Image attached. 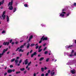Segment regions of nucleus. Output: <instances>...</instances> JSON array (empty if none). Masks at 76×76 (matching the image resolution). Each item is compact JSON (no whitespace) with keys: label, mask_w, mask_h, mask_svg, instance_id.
Listing matches in <instances>:
<instances>
[{"label":"nucleus","mask_w":76,"mask_h":76,"mask_svg":"<svg viewBox=\"0 0 76 76\" xmlns=\"http://www.w3.org/2000/svg\"><path fill=\"white\" fill-rule=\"evenodd\" d=\"M6 13V11H4L3 13V14L1 16L2 18H3V20H4L6 15H4V14Z\"/></svg>","instance_id":"nucleus-3"},{"label":"nucleus","mask_w":76,"mask_h":76,"mask_svg":"<svg viewBox=\"0 0 76 76\" xmlns=\"http://www.w3.org/2000/svg\"><path fill=\"white\" fill-rule=\"evenodd\" d=\"M16 58H17V59H19V57H17Z\"/></svg>","instance_id":"nucleus-59"},{"label":"nucleus","mask_w":76,"mask_h":76,"mask_svg":"<svg viewBox=\"0 0 76 76\" xmlns=\"http://www.w3.org/2000/svg\"><path fill=\"white\" fill-rule=\"evenodd\" d=\"M23 50H22L21 49H20L18 51L19 52H23Z\"/></svg>","instance_id":"nucleus-18"},{"label":"nucleus","mask_w":76,"mask_h":76,"mask_svg":"<svg viewBox=\"0 0 76 76\" xmlns=\"http://www.w3.org/2000/svg\"><path fill=\"white\" fill-rule=\"evenodd\" d=\"M44 57L41 58H40V59H39V61H42L43 60H44Z\"/></svg>","instance_id":"nucleus-22"},{"label":"nucleus","mask_w":76,"mask_h":76,"mask_svg":"<svg viewBox=\"0 0 76 76\" xmlns=\"http://www.w3.org/2000/svg\"><path fill=\"white\" fill-rule=\"evenodd\" d=\"M18 61H18V60L17 59L15 61V63H18Z\"/></svg>","instance_id":"nucleus-32"},{"label":"nucleus","mask_w":76,"mask_h":76,"mask_svg":"<svg viewBox=\"0 0 76 76\" xmlns=\"http://www.w3.org/2000/svg\"><path fill=\"white\" fill-rule=\"evenodd\" d=\"M55 74V72H54V70L52 71L50 73V74L51 75V76H53L54 74Z\"/></svg>","instance_id":"nucleus-6"},{"label":"nucleus","mask_w":76,"mask_h":76,"mask_svg":"<svg viewBox=\"0 0 76 76\" xmlns=\"http://www.w3.org/2000/svg\"><path fill=\"white\" fill-rule=\"evenodd\" d=\"M50 72L51 71L50 70H48V73H50Z\"/></svg>","instance_id":"nucleus-42"},{"label":"nucleus","mask_w":76,"mask_h":76,"mask_svg":"<svg viewBox=\"0 0 76 76\" xmlns=\"http://www.w3.org/2000/svg\"><path fill=\"white\" fill-rule=\"evenodd\" d=\"M45 76L44 74L42 73L41 74V76Z\"/></svg>","instance_id":"nucleus-39"},{"label":"nucleus","mask_w":76,"mask_h":76,"mask_svg":"<svg viewBox=\"0 0 76 76\" xmlns=\"http://www.w3.org/2000/svg\"><path fill=\"white\" fill-rule=\"evenodd\" d=\"M26 73V71H24V73Z\"/></svg>","instance_id":"nucleus-63"},{"label":"nucleus","mask_w":76,"mask_h":76,"mask_svg":"<svg viewBox=\"0 0 76 76\" xmlns=\"http://www.w3.org/2000/svg\"><path fill=\"white\" fill-rule=\"evenodd\" d=\"M7 72L8 73H11L12 72V70L11 69H9L8 70Z\"/></svg>","instance_id":"nucleus-20"},{"label":"nucleus","mask_w":76,"mask_h":76,"mask_svg":"<svg viewBox=\"0 0 76 76\" xmlns=\"http://www.w3.org/2000/svg\"><path fill=\"white\" fill-rule=\"evenodd\" d=\"M71 73H72V74H75V69L72 70L71 71Z\"/></svg>","instance_id":"nucleus-10"},{"label":"nucleus","mask_w":76,"mask_h":76,"mask_svg":"<svg viewBox=\"0 0 76 76\" xmlns=\"http://www.w3.org/2000/svg\"><path fill=\"white\" fill-rule=\"evenodd\" d=\"M19 48H17L16 50V51H18V50H19Z\"/></svg>","instance_id":"nucleus-55"},{"label":"nucleus","mask_w":76,"mask_h":76,"mask_svg":"<svg viewBox=\"0 0 76 76\" xmlns=\"http://www.w3.org/2000/svg\"><path fill=\"white\" fill-rule=\"evenodd\" d=\"M23 42V40H21L20 41V42Z\"/></svg>","instance_id":"nucleus-62"},{"label":"nucleus","mask_w":76,"mask_h":76,"mask_svg":"<svg viewBox=\"0 0 76 76\" xmlns=\"http://www.w3.org/2000/svg\"><path fill=\"white\" fill-rule=\"evenodd\" d=\"M31 64V61H30L28 63V65L26 67V69H28V66H30Z\"/></svg>","instance_id":"nucleus-12"},{"label":"nucleus","mask_w":76,"mask_h":76,"mask_svg":"<svg viewBox=\"0 0 76 76\" xmlns=\"http://www.w3.org/2000/svg\"><path fill=\"white\" fill-rule=\"evenodd\" d=\"M34 45H35L34 44H31L30 46L31 47H33V46H34Z\"/></svg>","instance_id":"nucleus-30"},{"label":"nucleus","mask_w":76,"mask_h":76,"mask_svg":"<svg viewBox=\"0 0 76 76\" xmlns=\"http://www.w3.org/2000/svg\"><path fill=\"white\" fill-rule=\"evenodd\" d=\"M7 50H8V48H7L6 49H4V50H3V53H2L3 54H4V53H5L6 51H7Z\"/></svg>","instance_id":"nucleus-9"},{"label":"nucleus","mask_w":76,"mask_h":76,"mask_svg":"<svg viewBox=\"0 0 76 76\" xmlns=\"http://www.w3.org/2000/svg\"><path fill=\"white\" fill-rule=\"evenodd\" d=\"M20 70H21V71H23V70H25V68H21L20 69Z\"/></svg>","instance_id":"nucleus-29"},{"label":"nucleus","mask_w":76,"mask_h":76,"mask_svg":"<svg viewBox=\"0 0 76 76\" xmlns=\"http://www.w3.org/2000/svg\"><path fill=\"white\" fill-rule=\"evenodd\" d=\"M41 71L43 72H44V68H41Z\"/></svg>","instance_id":"nucleus-26"},{"label":"nucleus","mask_w":76,"mask_h":76,"mask_svg":"<svg viewBox=\"0 0 76 76\" xmlns=\"http://www.w3.org/2000/svg\"><path fill=\"white\" fill-rule=\"evenodd\" d=\"M74 6H76V3H74Z\"/></svg>","instance_id":"nucleus-56"},{"label":"nucleus","mask_w":76,"mask_h":76,"mask_svg":"<svg viewBox=\"0 0 76 76\" xmlns=\"http://www.w3.org/2000/svg\"><path fill=\"white\" fill-rule=\"evenodd\" d=\"M28 68L27 69L28 70H30V68L29 67H28Z\"/></svg>","instance_id":"nucleus-53"},{"label":"nucleus","mask_w":76,"mask_h":76,"mask_svg":"<svg viewBox=\"0 0 76 76\" xmlns=\"http://www.w3.org/2000/svg\"><path fill=\"white\" fill-rule=\"evenodd\" d=\"M39 46H38V45H37L36 46V49H37L38 48Z\"/></svg>","instance_id":"nucleus-35"},{"label":"nucleus","mask_w":76,"mask_h":76,"mask_svg":"<svg viewBox=\"0 0 76 76\" xmlns=\"http://www.w3.org/2000/svg\"><path fill=\"white\" fill-rule=\"evenodd\" d=\"M16 8H15L13 10V12H16Z\"/></svg>","instance_id":"nucleus-24"},{"label":"nucleus","mask_w":76,"mask_h":76,"mask_svg":"<svg viewBox=\"0 0 76 76\" xmlns=\"http://www.w3.org/2000/svg\"><path fill=\"white\" fill-rule=\"evenodd\" d=\"M69 14H67L66 16H69Z\"/></svg>","instance_id":"nucleus-61"},{"label":"nucleus","mask_w":76,"mask_h":76,"mask_svg":"<svg viewBox=\"0 0 76 76\" xmlns=\"http://www.w3.org/2000/svg\"><path fill=\"white\" fill-rule=\"evenodd\" d=\"M47 53H48V51H46L45 52V54H47Z\"/></svg>","instance_id":"nucleus-34"},{"label":"nucleus","mask_w":76,"mask_h":76,"mask_svg":"<svg viewBox=\"0 0 76 76\" xmlns=\"http://www.w3.org/2000/svg\"><path fill=\"white\" fill-rule=\"evenodd\" d=\"M10 53V51H8L7 52V54H9Z\"/></svg>","instance_id":"nucleus-54"},{"label":"nucleus","mask_w":76,"mask_h":76,"mask_svg":"<svg viewBox=\"0 0 76 76\" xmlns=\"http://www.w3.org/2000/svg\"><path fill=\"white\" fill-rule=\"evenodd\" d=\"M4 0H2L1 1H0V6L1 5V4H3L4 3Z\"/></svg>","instance_id":"nucleus-16"},{"label":"nucleus","mask_w":76,"mask_h":76,"mask_svg":"<svg viewBox=\"0 0 76 76\" xmlns=\"http://www.w3.org/2000/svg\"><path fill=\"white\" fill-rule=\"evenodd\" d=\"M30 45L29 44V43H27V48H28L29 47V46Z\"/></svg>","instance_id":"nucleus-23"},{"label":"nucleus","mask_w":76,"mask_h":76,"mask_svg":"<svg viewBox=\"0 0 76 76\" xmlns=\"http://www.w3.org/2000/svg\"><path fill=\"white\" fill-rule=\"evenodd\" d=\"M20 73V71L17 72H16V73L17 74H18V73Z\"/></svg>","instance_id":"nucleus-33"},{"label":"nucleus","mask_w":76,"mask_h":76,"mask_svg":"<svg viewBox=\"0 0 76 76\" xmlns=\"http://www.w3.org/2000/svg\"><path fill=\"white\" fill-rule=\"evenodd\" d=\"M49 60V58H48L46 60V61H48Z\"/></svg>","instance_id":"nucleus-37"},{"label":"nucleus","mask_w":76,"mask_h":76,"mask_svg":"<svg viewBox=\"0 0 76 76\" xmlns=\"http://www.w3.org/2000/svg\"><path fill=\"white\" fill-rule=\"evenodd\" d=\"M12 45H13V44H15V43L14 42H12Z\"/></svg>","instance_id":"nucleus-49"},{"label":"nucleus","mask_w":76,"mask_h":76,"mask_svg":"<svg viewBox=\"0 0 76 76\" xmlns=\"http://www.w3.org/2000/svg\"><path fill=\"white\" fill-rule=\"evenodd\" d=\"M42 47V46H40L38 50H39L40 48H41Z\"/></svg>","instance_id":"nucleus-41"},{"label":"nucleus","mask_w":76,"mask_h":76,"mask_svg":"<svg viewBox=\"0 0 76 76\" xmlns=\"http://www.w3.org/2000/svg\"><path fill=\"white\" fill-rule=\"evenodd\" d=\"M13 67V66L12 65L10 66V68H12V67Z\"/></svg>","instance_id":"nucleus-38"},{"label":"nucleus","mask_w":76,"mask_h":76,"mask_svg":"<svg viewBox=\"0 0 76 76\" xmlns=\"http://www.w3.org/2000/svg\"><path fill=\"white\" fill-rule=\"evenodd\" d=\"M42 38H43L42 41H44V40H47V39H48L47 37L44 38V37H42Z\"/></svg>","instance_id":"nucleus-15"},{"label":"nucleus","mask_w":76,"mask_h":76,"mask_svg":"<svg viewBox=\"0 0 76 76\" xmlns=\"http://www.w3.org/2000/svg\"><path fill=\"white\" fill-rule=\"evenodd\" d=\"M42 39H43V38H41L40 41H39V44L41 43V42H42V41H43L42 40Z\"/></svg>","instance_id":"nucleus-19"},{"label":"nucleus","mask_w":76,"mask_h":76,"mask_svg":"<svg viewBox=\"0 0 76 76\" xmlns=\"http://www.w3.org/2000/svg\"><path fill=\"white\" fill-rule=\"evenodd\" d=\"M22 60H20L19 62V63H21V62H22Z\"/></svg>","instance_id":"nucleus-43"},{"label":"nucleus","mask_w":76,"mask_h":76,"mask_svg":"<svg viewBox=\"0 0 76 76\" xmlns=\"http://www.w3.org/2000/svg\"><path fill=\"white\" fill-rule=\"evenodd\" d=\"M32 38H33L32 36H30V38L29 39V41H31V39H32Z\"/></svg>","instance_id":"nucleus-21"},{"label":"nucleus","mask_w":76,"mask_h":76,"mask_svg":"<svg viewBox=\"0 0 76 76\" xmlns=\"http://www.w3.org/2000/svg\"><path fill=\"white\" fill-rule=\"evenodd\" d=\"M7 75V73L5 72L4 74V76H6V75Z\"/></svg>","instance_id":"nucleus-52"},{"label":"nucleus","mask_w":76,"mask_h":76,"mask_svg":"<svg viewBox=\"0 0 76 76\" xmlns=\"http://www.w3.org/2000/svg\"><path fill=\"white\" fill-rule=\"evenodd\" d=\"M12 42V39H11V40H10V43H11V42Z\"/></svg>","instance_id":"nucleus-46"},{"label":"nucleus","mask_w":76,"mask_h":76,"mask_svg":"<svg viewBox=\"0 0 76 76\" xmlns=\"http://www.w3.org/2000/svg\"><path fill=\"white\" fill-rule=\"evenodd\" d=\"M24 6L25 7H28V5H27V4H25L24 5Z\"/></svg>","instance_id":"nucleus-40"},{"label":"nucleus","mask_w":76,"mask_h":76,"mask_svg":"<svg viewBox=\"0 0 76 76\" xmlns=\"http://www.w3.org/2000/svg\"><path fill=\"white\" fill-rule=\"evenodd\" d=\"M24 62L25 63V64L26 65L27 64H28V59H26L24 61Z\"/></svg>","instance_id":"nucleus-14"},{"label":"nucleus","mask_w":76,"mask_h":76,"mask_svg":"<svg viewBox=\"0 0 76 76\" xmlns=\"http://www.w3.org/2000/svg\"><path fill=\"white\" fill-rule=\"evenodd\" d=\"M64 10H63L62 13L60 14V16H61L62 18L64 16V14L66 13V12H63L64 11Z\"/></svg>","instance_id":"nucleus-1"},{"label":"nucleus","mask_w":76,"mask_h":76,"mask_svg":"<svg viewBox=\"0 0 76 76\" xmlns=\"http://www.w3.org/2000/svg\"><path fill=\"white\" fill-rule=\"evenodd\" d=\"M42 49H39L38 52L39 53L40 52H41V51H42Z\"/></svg>","instance_id":"nucleus-31"},{"label":"nucleus","mask_w":76,"mask_h":76,"mask_svg":"<svg viewBox=\"0 0 76 76\" xmlns=\"http://www.w3.org/2000/svg\"><path fill=\"white\" fill-rule=\"evenodd\" d=\"M12 71L13 72H15V69H13Z\"/></svg>","instance_id":"nucleus-60"},{"label":"nucleus","mask_w":76,"mask_h":76,"mask_svg":"<svg viewBox=\"0 0 76 76\" xmlns=\"http://www.w3.org/2000/svg\"><path fill=\"white\" fill-rule=\"evenodd\" d=\"M32 50H31L30 52V53H31L32 52Z\"/></svg>","instance_id":"nucleus-50"},{"label":"nucleus","mask_w":76,"mask_h":76,"mask_svg":"<svg viewBox=\"0 0 76 76\" xmlns=\"http://www.w3.org/2000/svg\"><path fill=\"white\" fill-rule=\"evenodd\" d=\"M6 18H7V21L9 22V16L7 15Z\"/></svg>","instance_id":"nucleus-17"},{"label":"nucleus","mask_w":76,"mask_h":76,"mask_svg":"<svg viewBox=\"0 0 76 76\" xmlns=\"http://www.w3.org/2000/svg\"><path fill=\"white\" fill-rule=\"evenodd\" d=\"M41 25H42V26H44V25H43V24H41Z\"/></svg>","instance_id":"nucleus-64"},{"label":"nucleus","mask_w":76,"mask_h":76,"mask_svg":"<svg viewBox=\"0 0 76 76\" xmlns=\"http://www.w3.org/2000/svg\"><path fill=\"white\" fill-rule=\"evenodd\" d=\"M33 76H36V73H34L33 74Z\"/></svg>","instance_id":"nucleus-45"},{"label":"nucleus","mask_w":76,"mask_h":76,"mask_svg":"<svg viewBox=\"0 0 76 76\" xmlns=\"http://www.w3.org/2000/svg\"><path fill=\"white\" fill-rule=\"evenodd\" d=\"M26 43H25L23 45H21V46H20V48H23V47L25 46V45H26Z\"/></svg>","instance_id":"nucleus-11"},{"label":"nucleus","mask_w":76,"mask_h":76,"mask_svg":"<svg viewBox=\"0 0 76 76\" xmlns=\"http://www.w3.org/2000/svg\"><path fill=\"white\" fill-rule=\"evenodd\" d=\"M3 54H3L2 53L1 54H0V58H1V57H2V56H3Z\"/></svg>","instance_id":"nucleus-28"},{"label":"nucleus","mask_w":76,"mask_h":76,"mask_svg":"<svg viewBox=\"0 0 76 76\" xmlns=\"http://www.w3.org/2000/svg\"><path fill=\"white\" fill-rule=\"evenodd\" d=\"M9 10H13V7L12 6H9Z\"/></svg>","instance_id":"nucleus-7"},{"label":"nucleus","mask_w":76,"mask_h":76,"mask_svg":"<svg viewBox=\"0 0 76 76\" xmlns=\"http://www.w3.org/2000/svg\"><path fill=\"white\" fill-rule=\"evenodd\" d=\"M37 54V53L36 52H34L33 54H32L31 55V57H33L34 56H35Z\"/></svg>","instance_id":"nucleus-13"},{"label":"nucleus","mask_w":76,"mask_h":76,"mask_svg":"<svg viewBox=\"0 0 76 76\" xmlns=\"http://www.w3.org/2000/svg\"><path fill=\"white\" fill-rule=\"evenodd\" d=\"M9 44V42H4V43L3 44V45H8Z\"/></svg>","instance_id":"nucleus-8"},{"label":"nucleus","mask_w":76,"mask_h":76,"mask_svg":"<svg viewBox=\"0 0 76 76\" xmlns=\"http://www.w3.org/2000/svg\"><path fill=\"white\" fill-rule=\"evenodd\" d=\"M29 52H28L27 53V56L29 55Z\"/></svg>","instance_id":"nucleus-48"},{"label":"nucleus","mask_w":76,"mask_h":76,"mask_svg":"<svg viewBox=\"0 0 76 76\" xmlns=\"http://www.w3.org/2000/svg\"><path fill=\"white\" fill-rule=\"evenodd\" d=\"M49 52H50V53H49V55H50L51 54V50H49Z\"/></svg>","instance_id":"nucleus-44"},{"label":"nucleus","mask_w":76,"mask_h":76,"mask_svg":"<svg viewBox=\"0 0 76 76\" xmlns=\"http://www.w3.org/2000/svg\"><path fill=\"white\" fill-rule=\"evenodd\" d=\"M46 48H47V47L43 49L44 51H45V50H46Z\"/></svg>","instance_id":"nucleus-47"},{"label":"nucleus","mask_w":76,"mask_h":76,"mask_svg":"<svg viewBox=\"0 0 76 76\" xmlns=\"http://www.w3.org/2000/svg\"><path fill=\"white\" fill-rule=\"evenodd\" d=\"M46 45V43H45L44 44H43V46H45Z\"/></svg>","instance_id":"nucleus-57"},{"label":"nucleus","mask_w":76,"mask_h":76,"mask_svg":"<svg viewBox=\"0 0 76 76\" xmlns=\"http://www.w3.org/2000/svg\"><path fill=\"white\" fill-rule=\"evenodd\" d=\"M13 3V0L11 1V2H10L8 4V6H12V4Z\"/></svg>","instance_id":"nucleus-5"},{"label":"nucleus","mask_w":76,"mask_h":76,"mask_svg":"<svg viewBox=\"0 0 76 76\" xmlns=\"http://www.w3.org/2000/svg\"><path fill=\"white\" fill-rule=\"evenodd\" d=\"M48 75V73H46L45 75V76H47Z\"/></svg>","instance_id":"nucleus-36"},{"label":"nucleus","mask_w":76,"mask_h":76,"mask_svg":"<svg viewBox=\"0 0 76 76\" xmlns=\"http://www.w3.org/2000/svg\"><path fill=\"white\" fill-rule=\"evenodd\" d=\"M44 69V70H47V68L46 67H45Z\"/></svg>","instance_id":"nucleus-51"},{"label":"nucleus","mask_w":76,"mask_h":76,"mask_svg":"<svg viewBox=\"0 0 76 76\" xmlns=\"http://www.w3.org/2000/svg\"><path fill=\"white\" fill-rule=\"evenodd\" d=\"M15 58H13L12 59L11 61V62H13V61H15Z\"/></svg>","instance_id":"nucleus-27"},{"label":"nucleus","mask_w":76,"mask_h":76,"mask_svg":"<svg viewBox=\"0 0 76 76\" xmlns=\"http://www.w3.org/2000/svg\"><path fill=\"white\" fill-rule=\"evenodd\" d=\"M18 42H15V44H18Z\"/></svg>","instance_id":"nucleus-58"},{"label":"nucleus","mask_w":76,"mask_h":76,"mask_svg":"<svg viewBox=\"0 0 76 76\" xmlns=\"http://www.w3.org/2000/svg\"><path fill=\"white\" fill-rule=\"evenodd\" d=\"M72 47H73V46L72 45L66 46H65L66 48H71Z\"/></svg>","instance_id":"nucleus-4"},{"label":"nucleus","mask_w":76,"mask_h":76,"mask_svg":"<svg viewBox=\"0 0 76 76\" xmlns=\"http://www.w3.org/2000/svg\"><path fill=\"white\" fill-rule=\"evenodd\" d=\"M6 31L5 30H3L2 32V34H5V33H6Z\"/></svg>","instance_id":"nucleus-25"},{"label":"nucleus","mask_w":76,"mask_h":76,"mask_svg":"<svg viewBox=\"0 0 76 76\" xmlns=\"http://www.w3.org/2000/svg\"><path fill=\"white\" fill-rule=\"evenodd\" d=\"M74 52V50H72V52H71V53L69 55V56L70 57H72V56H76V52H75L74 53V54H73V53Z\"/></svg>","instance_id":"nucleus-2"}]
</instances>
